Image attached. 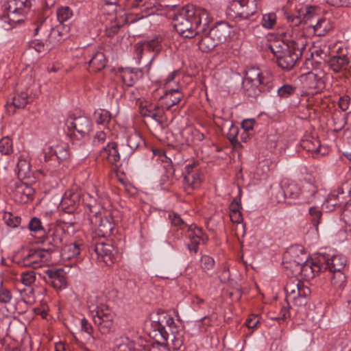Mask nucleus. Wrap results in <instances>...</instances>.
<instances>
[{"label": "nucleus", "instance_id": "4be33fe9", "mask_svg": "<svg viewBox=\"0 0 351 351\" xmlns=\"http://www.w3.org/2000/svg\"><path fill=\"white\" fill-rule=\"evenodd\" d=\"M162 93L159 97L161 105L167 110H170L173 106L178 104L184 98V94L180 88H171L162 90Z\"/></svg>", "mask_w": 351, "mask_h": 351}, {"label": "nucleus", "instance_id": "13d9d810", "mask_svg": "<svg viewBox=\"0 0 351 351\" xmlns=\"http://www.w3.org/2000/svg\"><path fill=\"white\" fill-rule=\"evenodd\" d=\"M12 299V294L10 290L3 287V282L1 281L0 287V302L2 304H8Z\"/></svg>", "mask_w": 351, "mask_h": 351}, {"label": "nucleus", "instance_id": "a211bd4d", "mask_svg": "<svg viewBox=\"0 0 351 351\" xmlns=\"http://www.w3.org/2000/svg\"><path fill=\"white\" fill-rule=\"evenodd\" d=\"M324 75L323 71L315 69L302 73L300 75V80L308 88L318 92L325 88Z\"/></svg>", "mask_w": 351, "mask_h": 351}, {"label": "nucleus", "instance_id": "de8ad7c7", "mask_svg": "<svg viewBox=\"0 0 351 351\" xmlns=\"http://www.w3.org/2000/svg\"><path fill=\"white\" fill-rule=\"evenodd\" d=\"M95 119L98 124L105 125L111 120V114L110 112L106 110H99L95 112Z\"/></svg>", "mask_w": 351, "mask_h": 351}, {"label": "nucleus", "instance_id": "49530a36", "mask_svg": "<svg viewBox=\"0 0 351 351\" xmlns=\"http://www.w3.org/2000/svg\"><path fill=\"white\" fill-rule=\"evenodd\" d=\"M309 215L312 224L317 230L318 225L322 219V212L317 207L313 206L309 208Z\"/></svg>", "mask_w": 351, "mask_h": 351}, {"label": "nucleus", "instance_id": "4c0bfd02", "mask_svg": "<svg viewBox=\"0 0 351 351\" xmlns=\"http://www.w3.org/2000/svg\"><path fill=\"white\" fill-rule=\"evenodd\" d=\"M314 33L317 36H323L332 29V25L330 20L326 18H320L315 25H312Z\"/></svg>", "mask_w": 351, "mask_h": 351}, {"label": "nucleus", "instance_id": "f704fd0d", "mask_svg": "<svg viewBox=\"0 0 351 351\" xmlns=\"http://www.w3.org/2000/svg\"><path fill=\"white\" fill-rule=\"evenodd\" d=\"M171 322V316L167 312L158 311L152 321V327L159 334H166L167 322Z\"/></svg>", "mask_w": 351, "mask_h": 351}, {"label": "nucleus", "instance_id": "6e6d98bb", "mask_svg": "<svg viewBox=\"0 0 351 351\" xmlns=\"http://www.w3.org/2000/svg\"><path fill=\"white\" fill-rule=\"evenodd\" d=\"M174 332V330H166V334H159V335L160 336L162 340V342H159L158 341H157L156 342V345H158V346L159 345H162L165 347H170V343H171V340L173 339V336H176V334L173 333Z\"/></svg>", "mask_w": 351, "mask_h": 351}, {"label": "nucleus", "instance_id": "72a5a7b5", "mask_svg": "<svg viewBox=\"0 0 351 351\" xmlns=\"http://www.w3.org/2000/svg\"><path fill=\"white\" fill-rule=\"evenodd\" d=\"M317 194V187L313 183L304 182L300 187V201L302 203H311Z\"/></svg>", "mask_w": 351, "mask_h": 351}, {"label": "nucleus", "instance_id": "5fc2aeb1", "mask_svg": "<svg viewBox=\"0 0 351 351\" xmlns=\"http://www.w3.org/2000/svg\"><path fill=\"white\" fill-rule=\"evenodd\" d=\"M36 280V274L30 270L23 272L21 275V281L25 286H31Z\"/></svg>", "mask_w": 351, "mask_h": 351}, {"label": "nucleus", "instance_id": "c03bdc74", "mask_svg": "<svg viewBox=\"0 0 351 351\" xmlns=\"http://www.w3.org/2000/svg\"><path fill=\"white\" fill-rule=\"evenodd\" d=\"M332 273L331 284L335 289H342L346 284V278L342 271H330Z\"/></svg>", "mask_w": 351, "mask_h": 351}, {"label": "nucleus", "instance_id": "e433bc0d", "mask_svg": "<svg viewBox=\"0 0 351 351\" xmlns=\"http://www.w3.org/2000/svg\"><path fill=\"white\" fill-rule=\"evenodd\" d=\"M142 73L135 69L126 68L121 72V79L123 84L128 86H132L141 77Z\"/></svg>", "mask_w": 351, "mask_h": 351}, {"label": "nucleus", "instance_id": "338daca9", "mask_svg": "<svg viewBox=\"0 0 351 351\" xmlns=\"http://www.w3.org/2000/svg\"><path fill=\"white\" fill-rule=\"evenodd\" d=\"M350 98L348 95H343L339 98V107L342 111H346L350 106Z\"/></svg>", "mask_w": 351, "mask_h": 351}, {"label": "nucleus", "instance_id": "5701e85b", "mask_svg": "<svg viewBox=\"0 0 351 351\" xmlns=\"http://www.w3.org/2000/svg\"><path fill=\"white\" fill-rule=\"evenodd\" d=\"M300 187L301 186L294 182L283 180L279 187L280 196H277V202H282L286 198L300 199Z\"/></svg>", "mask_w": 351, "mask_h": 351}, {"label": "nucleus", "instance_id": "cd10ccee", "mask_svg": "<svg viewBox=\"0 0 351 351\" xmlns=\"http://www.w3.org/2000/svg\"><path fill=\"white\" fill-rule=\"evenodd\" d=\"M212 36L215 38L218 44L223 43L229 38L231 33V26L226 21H220L210 29Z\"/></svg>", "mask_w": 351, "mask_h": 351}, {"label": "nucleus", "instance_id": "6e6552de", "mask_svg": "<svg viewBox=\"0 0 351 351\" xmlns=\"http://www.w3.org/2000/svg\"><path fill=\"white\" fill-rule=\"evenodd\" d=\"M91 247L93 249L99 262L107 266L112 265L117 261V250L106 238L92 237Z\"/></svg>", "mask_w": 351, "mask_h": 351}, {"label": "nucleus", "instance_id": "412c9836", "mask_svg": "<svg viewBox=\"0 0 351 351\" xmlns=\"http://www.w3.org/2000/svg\"><path fill=\"white\" fill-rule=\"evenodd\" d=\"M44 278L56 289H62L66 287V273L63 269H48L45 271Z\"/></svg>", "mask_w": 351, "mask_h": 351}, {"label": "nucleus", "instance_id": "a18cd8bd", "mask_svg": "<svg viewBox=\"0 0 351 351\" xmlns=\"http://www.w3.org/2000/svg\"><path fill=\"white\" fill-rule=\"evenodd\" d=\"M57 19L58 21L63 24L69 20L73 15V12L68 6L61 7L57 10Z\"/></svg>", "mask_w": 351, "mask_h": 351}, {"label": "nucleus", "instance_id": "c85d7f7f", "mask_svg": "<svg viewBox=\"0 0 351 351\" xmlns=\"http://www.w3.org/2000/svg\"><path fill=\"white\" fill-rule=\"evenodd\" d=\"M29 103V97L26 92H21L16 94L8 101L5 106L6 110L9 114H13L16 109L24 108Z\"/></svg>", "mask_w": 351, "mask_h": 351}, {"label": "nucleus", "instance_id": "7c9ffc66", "mask_svg": "<svg viewBox=\"0 0 351 351\" xmlns=\"http://www.w3.org/2000/svg\"><path fill=\"white\" fill-rule=\"evenodd\" d=\"M324 259V270L329 271H342L346 265V258L342 255H333L331 258Z\"/></svg>", "mask_w": 351, "mask_h": 351}, {"label": "nucleus", "instance_id": "69168bd1", "mask_svg": "<svg viewBox=\"0 0 351 351\" xmlns=\"http://www.w3.org/2000/svg\"><path fill=\"white\" fill-rule=\"evenodd\" d=\"M304 147L307 149L309 152H319V142L315 141L314 143H311L309 141H304Z\"/></svg>", "mask_w": 351, "mask_h": 351}, {"label": "nucleus", "instance_id": "2eb2a0df", "mask_svg": "<svg viewBox=\"0 0 351 351\" xmlns=\"http://www.w3.org/2000/svg\"><path fill=\"white\" fill-rule=\"evenodd\" d=\"M158 345L150 344L143 338L131 341L129 338H121L117 341L114 351H156Z\"/></svg>", "mask_w": 351, "mask_h": 351}, {"label": "nucleus", "instance_id": "aec40b11", "mask_svg": "<svg viewBox=\"0 0 351 351\" xmlns=\"http://www.w3.org/2000/svg\"><path fill=\"white\" fill-rule=\"evenodd\" d=\"M315 8L309 6L298 10L297 15L285 12V17L291 27H298L303 22L311 21L315 16Z\"/></svg>", "mask_w": 351, "mask_h": 351}, {"label": "nucleus", "instance_id": "c756f323", "mask_svg": "<svg viewBox=\"0 0 351 351\" xmlns=\"http://www.w3.org/2000/svg\"><path fill=\"white\" fill-rule=\"evenodd\" d=\"M88 64L90 72H98L104 69L107 64L106 56L102 51H95L88 55Z\"/></svg>", "mask_w": 351, "mask_h": 351}, {"label": "nucleus", "instance_id": "4468645a", "mask_svg": "<svg viewBox=\"0 0 351 351\" xmlns=\"http://www.w3.org/2000/svg\"><path fill=\"white\" fill-rule=\"evenodd\" d=\"M350 201H351V179H347L336 191L329 194L325 204L327 208L341 207Z\"/></svg>", "mask_w": 351, "mask_h": 351}, {"label": "nucleus", "instance_id": "3c124183", "mask_svg": "<svg viewBox=\"0 0 351 351\" xmlns=\"http://www.w3.org/2000/svg\"><path fill=\"white\" fill-rule=\"evenodd\" d=\"M109 132L108 129H107V132L104 130L97 131L93 136L92 145L94 147H99L104 143L107 138V133Z\"/></svg>", "mask_w": 351, "mask_h": 351}, {"label": "nucleus", "instance_id": "bb28decb", "mask_svg": "<svg viewBox=\"0 0 351 351\" xmlns=\"http://www.w3.org/2000/svg\"><path fill=\"white\" fill-rule=\"evenodd\" d=\"M16 171L19 180L28 178L32 176L29 157L27 152H22L18 157Z\"/></svg>", "mask_w": 351, "mask_h": 351}, {"label": "nucleus", "instance_id": "dca6fc26", "mask_svg": "<svg viewBox=\"0 0 351 351\" xmlns=\"http://www.w3.org/2000/svg\"><path fill=\"white\" fill-rule=\"evenodd\" d=\"M12 197L14 202L26 204L34 199V189L20 180L14 181L9 185Z\"/></svg>", "mask_w": 351, "mask_h": 351}, {"label": "nucleus", "instance_id": "ea45409f", "mask_svg": "<svg viewBox=\"0 0 351 351\" xmlns=\"http://www.w3.org/2000/svg\"><path fill=\"white\" fill-rule=\"evenodd\" d=\"M162 38L160 36H156L152 39L144 40L147 51H153L155 53L154 56L152 58V60L162 50Z\"/></svg>", "mask_w": 351, "mask_h": 351}, {"label": "nucleus", "instance_id": "39448f33", "mask_svg": "<svg viewBox=\"0 0 351 351\" xmlns=\"http://www.w3.org/2000/svg\"><path fill=\"white\" fill-rule=\"evenodd\" d=\"M169 217L173 226H178L183 230L187 228L186 237L190 240L187 247L191 252L196 254L198 252L199 245L205 244L208 241V236L203 232V230L196 224L188 225L181 219L179 215L173 213Z\"/></svg>", "mask_w": 351, "mask_h": 351}, {"label": "nucleus", "instance_id": "ddd939ff", "mask_svg": "<svg viewBox=\"0 0 351 351\" xmlns=\"http://www.w3.org/2000/svg\"><path fill=\"white\" fill-rule=\"evenodd\" d=\"M67 134L71 138L79 139L91 130L92 122L87 117H69L66 122Z\"/></svg>", "mask_w": 351, "mask_h": 351}, {"label": "nucleus", "instance_id": "bf43d9fd", "mask_svg": "<svg viewBox=\"0 0 351 351\" xmlns=\"http://www.w3.org/2000/svg\"><path fill=\"white\" fill-rule=\"evenodd\" d=\"M342 218L351 230V200L346 203L342 211Z\"/></svg>", "mask_w": 351, "mask_h": 351}, {"label": "nucleus", "instance_id": "f8f14e48", "mask_svg": "<svg viewBox=\"0 0 351 351\" xmlns=\"http://www.w3.org/2000/svg\"><path fill=\"white\" fill-rule=\"evenodd\" d=\"M42 156L40 162L43 166L49 171H53L61 161L68 158L69 152L65 147L56 145L45 149Z\"/></svg>", "mask_w": 351, "mask_h": 351}, {"label": "nucleus", "instance_id": "e2e57ef3", "mask_svg": "<svg viewBox=\"0 0 351 351\" xmlns=\"http://www.w3.org/2000/svg\"><path fill=\"white\" fill-rule=\"evenodd\" d=\"M201 265L203 269H212L215 265L214 259L209 256H203L201 258Z\"/></svg>", "mask_w": 351, "mask_h": 351}, {"label": "nucleus", "instance_id": "4d7b16f0", "mask_svg": "<svg viewBox=\"0 0 351 351\" xmlns=\"http://www.w3.org/2000/svg\"><path fill=\"white\" fill-rule=\"evenodd\" d=\"M28 228L30 231L34 232H38L40 231L45 232V228L42 225V222L40 219L36 217H32L28 224Z\"/></svg>", "mask_w": 351, "mask_h": 351}, {"label": "nucleus", "instance_id": "1a4fd4ad", "mask_svg": "<svg viewBox=\"0 0 351 351\" xmlns=\"http://www.w3.org/2000/svg\"><path fill=\"white\" fill-rule=\"evenodd\" d=\"M53 249L38 248L24 252L21 256L18 257L16 263L22 267H30L34 269L41 267L42 263H47L50 259Z\"/></svg>", "mask_w": 351, "mask_h": 351}, {"label": "nucleus", "instance_id": "09e8293b", "mask_svg": "<svg viewBox=\"0 0 351 351\" xmlns=\"http://www.w3.org/2000/svg\"><path fill=\"white\" fill-rule=\"evenodd\" d=\"M0 152L4 155H9L12 152V141L6 136L0 141Z\"/></svg>", "mask_w": 351, "mask_h": 351}, {"label": "nucleus", "instance_id": "9b49d317", "mask_svg": "<svg viewBox=\"0 0 351 351\" xmlns=\"http://www.w3.org/2000/svg\"><path fill=\"white\" fill-rule=\"evenodd\" d=\"M114 313L105 304L96 306L93 321L102 335L110 334L114 330Z\"/></svg>", "mask_w": 351, "mask_h": 351}, {"label": "nucleus", "instance_id": "f3484780", "mask_svg": "<svg viewBox=\"0 0 351 351\" xmlns=\"http://www.w3.org/2000/svg\"><path fill=\"white\" fill-rule=\"evenodd\" d=\"M183 174L184 185L186 191L189 193L200 186L202 182V172L196 162L186 165L184 167Z\"/></svg>", "mask_w": 351, "mask_h": 351}, {"label": "nucleus", "instance_id": "f03ea898", "mask_svg": "<svg viewBox=\"0 0 351 351\" xmlns=\"http://www.w3.org/2000/svg\"><path fill=\"white\" fill-rule=\"evenodd\" d=\"M287 35H289L290 39L286 38V42L282 43L274 42L269 45V49L273 53L278 66L282 69L289 71L302 57L307 40L302 34L294 36L293 30L291 34L287 30L285 36Z\"/></svg>", "mask_w": 351, "mask_h": 351}, {"label": "nucleus", "instance_id": "79ce46f5", "mask_svg": "<svg viewBox=\"0 0 351 351\" xmlns=\"http://www.w3.org/2000/svg\"><path fill=\"white\" fill-rule=\"evenodd\" d=\"M310 293L311 290L309 288L300 283L295 301H294L295 304L298 306L304 305L306 303V298Z\"/></svg>", "mask_w": 351, "mask_h": 351}, {"label": "nucleus", "instance_id": "052dcab7", "mask_svg": "<svg viewBox=\"0 0 351 351\" xmlns=\"http://www.w3.org/2000/svg\"><path fill=\"white\" fill-rule=\"evenodd\" d=\"M121 24L117 21L111 22L109 26L106 28V34L108 37L112 38L119 31Z\"/></svg>", "mask_w": 351, "mask_h": 351}, {"label": "nucleus", "instance_id": "9d476101", "mask_svg": "<svg viewBox=\"0 0 351 351\" xmlns=\"http://www.w3.org/2000/svg\"><path fill=\"white\" fill-rule=\"evenodd\" d=\"M290 267L293 268V276L294 277L300 276L305 280L313 279L319 272L324 271V265L320 259L318 261L306 259L302 263L294 260L290 263Z\"/></svg>", "mask_w": 351, "mask_h": 351}, {"label": "nucleus", "instance_id": "393cba45", "mask_svg": "<svg viewBox=\"0 0 351 351\" xmlns=\"http://www.w3.org/2000/svg\"><path fill=\"white\" fill-rule=\"evenodd\" d=\"M99 157L112 165L117 166L120 160L117 143L114 141L108 142L107 145L99 151Z\"/></svg>", "mask_w": 351, "mask_h": 351}, {"label": "nucleus", "instance_id": "6ab92c4d", "mask_svg": "<svg viewBox=\"0 0 351 351\" xmlns=\"http://www.w3.org/2000/svg\"><path fill=\"white\" fill-rule=\"evenodd\" d=\"M81 195L80 191L73 190L66 191L60 203V209L65 213L73 214L80 205Z\"/></svg>", "mask_w": 351, "mask_h": 351}, {"label": "nucleus", "instance_id": "680f3d73", "mask_svg": "<svg viewBox=\"0 0 351 351\" xmlns=\"http://www.w3.org/2000/svg\"><path fill=\"white\" fill-rule=\"evenodd\" d=\"M329 53H330V48L326 45H324L322 47H319V48L315 49L311 53V55L312 56L315 55L320 60H326V58L328 57Z\"/></svg>", "mask_w": 351, "mask_h": 351}, {"label": "nucleus", "instance_id": "0e129e2a", "mask_svg": "<svg viewBox=\"0 0 351 351\" xmlns=\"http://www.w3.org/2000/svg\"><path fill=\"white\" fill-rule=\"evenodd\" d=\"M327 3L335 7H350L351 0H326Z\"/></svg>", "mask_w": 351, "mask_h": 351}, {"label": "nucleus", "instance_id": "423d86ee", "mask_svg": "<svg viewBox=\"0 0 351 351\" xmlns=\"http://www.w3.org/2000/svg\"><path fill=\"white\" fill-rule=\"evenodd\" d=\"M258 0H232L227 14L243 21H255L258 16Z\"/></svg>", "mask_w": 351, "mask_h": 351}, {"label": "nucleus", "instance_id": "a878e982", "mask_svg": "<svg viewBox=\"0 0 351 351\" xmlns=\"http://www.w3.org/2000/svg\"><path fill=\"white\" fill-rule=\"evenodd\" d=\"M329 69L335 73H343L350 66V58L347 55H335L327 60Z\"/></svg>", "mask_w": 351, "mask_h": 351}, {"label": "nucleus", "instance_id": "58836bf2", "mask_svg": "<svg viewBox=\"0 0 351 351\" xmlns=\"http://www.w3.org/2000/svg\"><path fill=\"white\" fill-rule=\"evenodd\" d=\"M300 282L298 279H291L286 285L285 290L286 292V298L293 302L295 301Z\"/></svg>", "mask_w": 351, "mask_h": 351}, {"label": "nucleus", "instance_id": "b1692460", "mask_svg": "<svg viewBox=\"0 0 351 351\" xmlns=\"http://www.w3.org/2000/svg\"><path fill=\"white\" fill-rule=\"evenodd\" d=\"M165 108L155 104H146L140 107V113L144 117H151L159 125H162L165 121Z\"/></svg>", "mask_w": 351, "mask_h": 351}, {"label": "nucleus", "instance_id": "f257e3e1", "mask_svg": "<svg viewBox=\"0 0 351 351\" xmlns=\"http://www.w3.org/2000/svg\"><path fill=\"white\" fill-rule=\"evenodd\" d=\"M211 17L208 10L188 4L180 8L173 17L174 28L182 37L193 38L204 33L208 28Z\"/></svg>", "mask_w": 351, "mask_h": 351}, {"label": "nucleus", "instance_id": "37998d69", "mask_svg": "<svg viewBox=\"0 0 351 351\" xmlns=\"http://www.w3.org/2000/svg\"><path fill=\"white\" fill-rule=\"evenodd\" d=\"M180 71L178 70L171 73L165 80V90L171 88H180Z\"/></svg>", "mask_w": 351, "mask_h": 351}, {"label": "nucleus", "instance_id": "774afa93", "mask_svg": "<svg viewBox=\"0 0 351 351\" xmlns=\"http://www.w3.org/2000/svg\"><path fill=\"white\" fill-rule=\"evenodd\" d=\"M81 324V330L88 334L89 335H92L93 332V328L92 325L89 323V322L86 318H82L80 322Z\"/></svg>", "mask_w": 351, "mask_h": 351}, {"label": "nucleus", "instance_id": "0eeeda50", "mask_svg": "<svg viewBox=\"0 0 351 351\" xmlns=\"http://www.w3.org/2000/svg\"><path fill=\"white\" fill-rule=\"evenodd\" d=\"M268 83L269 81L263 75L259 68L252 66L245 71L243 87L248 97L258 96Z\"/></svg>", "mask_w": 351, "mask_h": 351}, {"label": "nucleus", "instance_id": "2f4dec72", "mask_svg": "<svg viewBox=\"0 0 351 351\" xmlns=\"http://www.w3.org/2000/svg\"><path fill=\"white\" fill-rule=\"evenodd\" d=\"M84 249H85V245L81 241L67 244L62 249V258L64 260H71L80 255L81 251Z\"/></svg>", "mask_w": 351, "mask_h": 351}, {"label": "nucleus", "instance_id": "7ed1b4c3", "mask_svg": "<svg viewBox=\"0 0 351 351\" xmlns=\"http://www.w3.org/2000/svg\"><path fill=\"white\" fill-rule=\"evenodd\" d=\"M86 204L90 213V221L96 227L95 232L92 237L106 238L110 236L115 226L111 213L106 210H100L97 205H91L90 203Z\"/></svg>", "mask_w": 351, "mask_h": 351}, {"label": "nucleus", "instance_id": "864d4df0", "mask_svg": "<svg viewBox=\"0 0 351 351\" xmlns=\"http://www.w3.org/2000/svg\"><path fill=\"white\" fill-rule=\"evenodd\" d=\"M295 87L290 84H285L278 89V95L281 98H287L295 91Z\"/></svg>", "mask_w": 351, "mask_h": 351}, {"label": "nucleus", "instance_id": "473e14b6", "mask_svg": "<svg viewBox=\"0 0 351 351\" xmlns=\"http://www.w3.org/2000/svg\"><path fill=\"white\" fill-rule=\"evenodd\" d=\"M141 145H145V141L138 133L134 132L128 136L124 152L130 156Z\"/></svg>", "mask_w": 351, "mask_h": 351}, {"label": "nucleus", "instance_id": "a19ab883", "mask_svg": "<svg viewBox=\"0 0 351 351\" xmlns=\"http://www.w3.org/2000/svg\"><path fill=\"white\" fill-rule=\"evenodd\" d=\"M173 333L176 334V336L173 337L171 343H170V347L167 348L178 350L182 346L184 343V333L182 327L174 330Z\"/></svg>", "mask_w": 351, "mask_h": 351}, {"label": "nucleus", "instance_id": "8fccbe9b", "mask_svg": "<svg viewBox=\"0 0 351 351\" xmlns=\"http://www.w3.org/2000/svg\"><path fill=\"white\" fill-rule=\"evenodd\" d=\"M3 220L8 226L16 228L21 223V218L11 213H5L3 215Z\"/></svg>", "mask_w": 351, "mask_h": 351}, {"label": "nucleus", "instance_id": "20e7f679", "mask_svg": "<svg viewBox=\"0 0 351 351\" xmlns=\"http://www.w3.org/2000/svg\"><path fill=\"white\" fill-rule=\"evenodd\" d=\"M32 6L30 0H8L3 7L6 13L1 19V27L5 29L12 28L14 24L23 21V17Z\"/></svg>", "mask_w": 351, "mask_h": 351}, {"label": "nucleus", "instance_id": "c9c22d12", "mask_svg": "<svg viewBox=\"0 0 351 351\" xmlns=\"http://www.w3.org/2000/svg\"><path fill=\"white\" fill-rule=\"evenodd\" d=\"M198 36L199 39L197 45L199 49L203 52L210 51L219 45L217 40H215V38L212 36L210 31L207 32L206 30L204 33L200 34Z\"/></svg>", "mask_w": 351, "mask_h": 351}, {"label": "nucleus", "instance_id": "603ef678", "mask_svg": "<svg viewBox=\"0 0 351 351\" xmlns=\"http://www.w3.org/2000/svg\"><path fill=\"white\" fill-rule=\"evenodd\" d=\"M276 16L274 13L265 14L262 16L261 24L267 29L273 28L276 23Z\"/></svg>", "mask_w": 351, "mask_h": 351}]
</instances>
